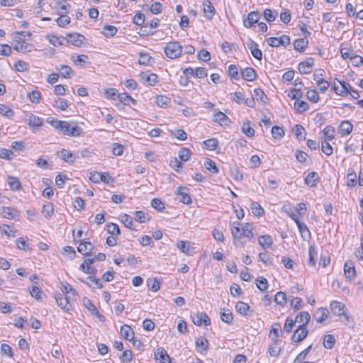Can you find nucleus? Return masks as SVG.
Masks as SVG:
<instances>
[{"instance_id": "1", "label": "nucleus", "mask_w": 363, "mask_h": 363, "mask_svg": "<svg viewBox=\"0 0 363 363\" xmlns=\"http://www.w3.org/2000/svg\"><path fill=\"white\" fill-rule=\"evenodd\" d=\"M182 52V46L178 41H171L166 44L164 47V53L169 59H176L179 57Z\"/></svg>"}, {"instance_id": "2", "label": "nucleus", "mask_w": 363, "mask_h": 363, "mask_svg": "<svg viewBox=\"0 0 363 363\" xmlns=\"http://www.w3.org/2000/svg\"><path fill=\"white\" fill-rule=\"evenodd\" d=\"M61 131L67 136L79 137L82 133V128L76 121H67Z\"/></svg>"}, {"instance_id": "3", "label": "nucleus", "mask_w": 363, "mask_h": 363, "mask_svg": "<svg viewBox=\"0 0 363 363\" xmlns=\"http://www.w3.org/2000/svg\"><path fill=\"white\" fill-rule=\"evenodd\" d=\"M290 38L286 35H282L280 38L269 37L267 39V44L274 48H278L281 45L287 47L290 44Z\"/></svg>"}, {"instance_id": "4", "label": "nucleus", "mask_w": 363, "mask_h": 363, "mask_svg": "<svg viewBox=\"0 0 363 363\" xmlns=\"http://www.w3.org/2000/svg\"><path fill=\"white\" fill-rule=\"evenodd\" d=\"M86 40L84 35L78 33H67L65 41L77 47H80Z\"/></svg>"}, {"instance_id": "5", "label": "nucleus", "mask_w": 363, "mask_h": 363, "mask_svg": "<svg viewBox=\"0 0 363 363\" xmlns=\"http://www.w3.org/2000/svg\"><path fill=\"white\" fill-rule=\"evenodd\" d=\"M191 319L193 323L198 326L203 324L206 326H208L211 324V320L206 313L202 312L201 313H196L191 315Z\"/></svg>"}, {"instance_id": "6", "label": "nucleus", "mask_w": 363, "mask_h": 363, "mask_svg": "<svg viewBox=\"0 0 363 363\" xmlns=\"http://www.w3.org/2000/svg\"><path fill=\"white\" fill-rule=\"evenodd\" d=\"M308 333L307 326L301 325L293 334L291 340L295 342H299L306 337Z\"/></svg>"}, {"instance_id": "7", "label": "nucleus", "mask_w": 363, "mask_h": 363, "mask_svg": "<svg viewBox=\"0 0 363 363\" xmlns=\"http://www.w3.org/2000/svg\"><path fill=\"white\" fill-rule=\"evenodd\" d=\"M314 65V59L311 57H307L303 62L298 64V69L301 74H308L312 71Z\"/></svg>"}, {"instance_id": "8", "label": "nucleus", "mask_w": 363, "mask_h": 363, "mask_svg": "<svg viewBox=\"0 0 363 363\" xmlns=\"http://www.w3.org/2000/svg\"><path fill=\"white\" fill-rule=\"evenodd\" d=\"M280 340L278 338H272V342L268 347V352L272 357H278L281 352V347L279 345Z\"/></svg>"}, {"instance_id": "9", "label": "nucleus", "mask_w": 363, "mask_h": 363, "mask_svg": "<svg viewBox=\"0 0 363 363\" xmlns=\"http://www.w3.org/2000/svg\"><path fill=\"white\" fill-rule=\"evenodd\" d=\"M155 359L160 360V363H171L172 359L163 347H159L155 352Z\"/></svg>"}, {"instance_id": "10", "label": "nucleus", "mask_w": 363, "mask_h": 363, "mask_svg": "<svg viewBox=\"0 0 363 363\" xmlns=\"http://www.w3.org/2000/svg\"><path fill=\"white\" fill-rule=\"evenodd\" d=\"M260 18V14L258 11L250 12L247 18L243 20V24L246 28H251L253 24L257 23Z\"/></svg>"}, {"instance_id": "11", "label": "nucleus", "mask_w": 363, "mask_h": 363, "mask_svg": "<svg viewBox=\"0 0 363 363\" xmlns=\"http://www.w3.org/2000/svg\"><path fill=\"white\" fill-rule=\"evenodd\" d=\"M344 272H345L346 279H348L349 280L351 281L355 278V277H356L355 267H354V263L352 261L349 260L345 263Z\"/></svg>"}, {"instance_id": "12", "label": "nucleus", "mask_w": 363, "mask_h": 363, "mask_svg": "<svg viewBox=\"0 0 363 363\" xmlns=\"http://www.w3.org/2000/svg\"><path fill=\"white\" fill-rule=\"evenodd\" d=\"M344 308L345 304L341 302L333 301L330 303V310L334 313V314L338 316L345 315L347 319L348 316L344 312Z\"/></svg>"}, {"instance_id": "13", "label": "nucleus", "mask_w": 363, "mask_h": 363, "mask_svg": "<svg viewBox=\"0 0 363 363\" xmlns=\"http://www.w3.org/2000/svg\"><path fill=\"white\" fill-rule=\"evenodd\" d=\"M57 304L65 312H69L72 310V305L69 303L68 298L59 295L55 297Z\"/></svg>"}, {"instance_id": "14", "label": "nucleus", "mask_w": 363, "mask_h": 363, "mask_svg": "<svg viewBox=\"0 0 363 363\" xmlns=\"http://www.w3.org/2000/svg\"><path fill=\"white\" fill-rule=\"evenodd\" d=\"M186 191H188L187 188L183 187V186H179L177 188L176 194L178 196H181V198L179 199V201L182 203H183L184 204H190L192 202L191 198Z\"/></svg>"}, {"instance_id": "15", "label": "nucleus", "mask_w": 363, "mask_h": 363, "mask_svg": "<svg viewBox=\"0 0 363 363\" xmlns=\"http://www.w3.org/2000/svg\"><path fill=\"white\" fill-rule=\"evenodd\" d=\"M84 284L88 285L89 287H93L94 289H101L103 287V284L101 281V279H96L94 276L88 277L86 280L79 279Z\"/></svg>"}, {"instance_id": "16", "label": "nucleus", "mask_w": 363, "mask_h": 363, "mask_svg": "<svg viewBox=\"0 0 363 363\" xmlns=\"http://www.w3.org/2000/svg\"><path fill=\"white\" fill-rule=\"evenodd\" d=\"M56 69L60 72L61 77L65 79H69L74 74V70L68 65H60L56 67Z\"/></svg>"}, {"instance_id": "17", "label": "nucleus", "mask_w": 363, "mask_h": 363, "mask_svg": "<svg viewBox=\"0 0 363 363\" xmlns=\"http://www.w3.org/2000/svg\"><path fill=\"white\" fill-rule=\"evenodd\" d=\"M80 241V244L77 247V250L79 253L84 255H91L92 250L94 247L90 242H82Z\"/></svg>"}, {"instance_id": "18", "label": "nucleus", "mask_w": 363, "mask_h": 363, "mask_svg": "<svg viewBox=\"0 0 363 363\" xmlns=\"http://www.w3.org/2000/svg\"><path fill=\"white\" fill-rule=\"evenodd\" d=\"M177 247L185 255H191L194 252V248L191 247V242L189 241L180 240L177 242Z\"/></svg>"}, {"instance_id": "19", "label": "nucleus", "mask_w": 363, "mask_h": 363, "mask_svg": "<svg viewBox=\"0 0 363 363\" xmlns=\"http://www.w3.org/2000/svg\"><path fill=\"white\" fill-rule=\"evenodd\" d=\"M320 180L318 174L316 172H311L305 177L304 182L306 185L310 187H315L317 182Z\"/></svg>"}, {"instance_id": "20", "label": "nucleus", "mask_w": 363, "mask_h": 363, "mask_svg": "<svg viewBox=\"0 0 363 363\" xmlns=\"http://www.w3.org/2000/svg\"><path fill=\"white\" fill-rule=\"evenodd\" d=\"M141 80L144 84H146L149 86L155 85L157 82V75L153 73L147 74L145 73H141L140 75Z\"/></svg>"}, {"instance_id": "21", "label": "nucleus", "mask_w": 363, "mask_h": 363, "mask_svg": "<svg viewBox=\"0 0 363 363\" xmlns=\"http://www.w3.org/2000/svg\"><path fill=\"white\" fill-rule=\"evenodd\" d=\"M257 43L250 39V44L248 45L250 52L255 59L260 60L262 57V52L259 48H257Z\"/></svg>"}, {"instance_id": "22", "label": "nucleus", "mask_w": 363, "mask_h": 363, "mask_svg": "<svg viewBox=\"0 0 363 363\" xmlns=\"http://www.w3.org/2000/svg\"><path fill=\"white\" fill-rule=\"evenodd\" d=\"M353 125L349 121H343L339 125V133L342 135H349L352 133Z\"/></svg>"}, {"instance_id": "23", "label": "nucleus", "mask_w": 363, "mask_h": 363, "mask_svg": "<svg viewBox=\"0 0 363 363\" xmlns=\"http://www.w3.org/2000/svg\"><path fill=\"white\" fill-rule=\"evenodd\" d=\"M328 310L326 308H319L314 313V318L318 323H323L328 316Z\"/></svg>"}, {"instance_id": "24", "label": "nucleus", "mask_w": 363, "mask_h": 363, "mask_svg": "<svg viewBox=\"0 0 363 363\" xmlns=\"http://www.w3.org/2000/svg\"><path fill=\"white\" fill-rule=\"evenodd\" d=\"M121 333L126 340L131 341L134 338V331L128 325H123L121 328Z\"/></svg>"}, {"instance_id": "25", "label": "nucleus", "mask_w": 363, "mask_h": 363, "mask_svg": "<svg viewBox=\"0 0 363 363\" xmlns=\"http://www.w3.org/2000/svg\"><path fill=\"white\" fill-rule=\"evenodd\" d=\"M1 213L7 219H13L18 216V211L11 207H2L1 208Z\"/></svg>"}, {"instance_id": "26", "label": "nucleus", "mask_w": 363, "mask_h": 363, "mask_svg": "<svg viewBox=\"0 0 363 363\" xmlns=\"http://www.w3.org/2000/svg\"><path fill=\"white\" fill-rule=\"evenodd\" d=\"M243 79L248 82H253L257 77L255 70L252 67H246L241 72Z\"/></svg>"}, {"instance_id": "27", "label": "nucleus", "mask_w": 363, "mask_h": 363, "mask_svg": "<svg viewBox=\"0 0 363 363\" xmlns=\"http://www.w3.org/2000/svg\"><path fill=\"white\" fill-rule=\"evenodd\" d=\"M252 230V226L250 223H245V225L242 228V233L239 234L238 238L245 237L248 238L249 240H252L253 238V233Z\"/></svg>"}, {"instance_id": "28", "label": "nucleus", "mask_w": 363, "mask_h": 363, "mask_svg": "<svg viewBox=\"0 0 363 363\" xmlns=\"http://www.w3.org/2000/svg\"><path fill=\"white\" fill-rule=\"evenodd\" d=\"M308 45V40L306 38H298L294 42V48L296 51L303 52Z\"/></svg>"}, {"instance_id": "29", "label": "nucleus", "mask_w": 363, "mask_h": 363, "mask_svg": "<svg viewBox=\"0 0 363 363\" xmlns=\"http://www.w3.org/2000/svg\"><path fill=\"white\" fill-rule=\"evenodd\" d=\"M293 132L298 140H304L306 139V132L303 125L297 124L293 128Z\"/></svg>"}, {"instance_id": "30", "label": "nucleus", "mask_w": 363, "mask_h": 363, "mask_svg": "<svg viewBox=\"0 0 363 363\" xmlns=\"http://www.w3.org/2000/svg\"><path fill=\"white\" fill-rule=\"evenodd\" d=\"M60 157L65 162L69 163H74L76 160V156L70 151L62 149L60 152Z\"/></svg>"}, {"instance_id": "31", "label": "nucleus", "mask_w": 363, "mask_h": 363, "mask_svg": "<svg viewBox=\"0 0 363 363\" xmlns=\"http://www.w3.org/2000/svg\"><path fill=\"white\" fill-rule=\"evenodd\" d=\"M308 254H309V258H308L307 264L310 267H315V263H316L315 259L318 257V252H317V250H316L315 246L311 245L309 247Z\"/></svg>"}, {"instance_id": "32", "label": "nucleus", "mask_w": 363, "mask_h": 363, "mask_svg": "<svg viewBox=\"0 0 363 363\" xmlns=\"http://www.w3.org/2000/svg\"><path fill=\"white\" fill-rule=\"evenodd\" d=\"M117 98L124 105H129L130 102H132L133 105L137 104V101L127 93L119 94L117 95Z\"/></svg>"}, {"instance_id": "33", "label": "nucleus", "mask_w": 363, "mask_h": 363, "mask_svg": "<svg viewBox=\"0 0 363 363\" xmlns=\"http://www.w3.org/2000/svg\"><path fill=\"white\" fill-rule=\"evenodd\" d=\"M311 315L307 311H301L300 312L297 316L296 317L295 321L298 323H302L301 325H304L307 326V324L310 321Z\"/></svg>"}, {"instance_id": "34", "label": "nucleus", "mask_w": 363, "mask_h": 363, "mask_svg": "<svg viewBox=\"0 0 363 363\" xmlns=\"http://www.w3.org/2000/svg\"><path fill=\"white\" fill-rule=\"evenodd\" d=\"M242 132L249 138H252L255 135V130L251 127V123L250 121H246L242 123Z\"/></svg>"}, {"instance_id": "35", "label": "nucleus", "mask_w": 363, "mask_h": 363, "mask_svg": "<svg viewBox=\"0 0 363 363\" xmlns=\"http://www.w3.org/2000/svg\"><path fill=\"white\" fill-rule=\"evenodd\" d=\"M235 308L237 312L242 315H247V312L250 310L248 304L242 301L238 302L235 305Z\"/></svg>"}, {"instance_id": "36", "label": "nucleus", "mask_w": 363, "mask_h": 363, "mask_svg": "<svg viewBox=\"0 0 363 363\" xmlns=\"http://www.w3.org/2000/svg\"><path fill=\"white\" fill-rule=\"evenodd\" d=\"M250 206L254 216L260 217L264 214V209L257 202L252 201Z\"/></svg>"}, {"instance_id": "37", "label": "nucleus", "mask_w": 363, "mask_h": 363, "mask_svg": "<svg viewBox=\"0 0 363 363\" xmlns=\"http://www.w3.org/2000/svg\"><path fill=\"white\" fill-rule=\"evenodd\" d=\"M203 11L205 14V16L208 19L211 20L213 18L215 14V9L210 1H208V4H203Z\"/></svg>"}, {"instance_id": "38", "label": "nucleus", "mask_w": 363, "mask_h": 363, "mask_svg": "<svg viewBox=\"0 0 363 363\" xmlns=\"http://www.w3.org/2000/svg\"><path fill=\"white\" fill-rule=\"evenodd\" d=\"M221 320L228 324H230L233 320V314L229 309H223L220 312Z\"/></svg>"}, {"instance_id": "39", "label": "nucleus", "mask_w": 363, "mask_h": 363, "mask_svg": "<svg viewBox=\"0 0 363 363\" xmlns=\"http://www.w3.org/2000/svg\"><path fill=\"white\" fill-rule=\"evenodd\" d=\"M14 49L21 52H29L33 50V45L26 42H22L16 45Z\"/></svg>"}, {"instance_id": "40", "label": "nucleus", "mask_w": 363, "mask_h": 363, "mask_svg": "<svg viewBox=\"0 0 363 363\" xmlns=\"http://www.w3.org/2000/svg\"><path fill=\"white\" fill-rule=\"evenodd\" d=\"M258 242L263 248H269L272 245V239L270 235H262L259 237Z\"/></svg>"}, {"instance_id": "41", "label": "nucleus", "mask_w": 363, "mask_h": 363, "mask_svg": "<svg viewBox=\"0 0 363 363\" xmlns=\"http://www.w3.org/2000/svg\"><path fill=\"white\" fill-rule=\"evenodd\" d=\"M42 213L44 217L47 219L51 218L52 214L54 213V206L51 203H48L43 206Z\"/></svg>"}, {"instance_id": "42", "label": "nucleus", "mask_w": 363, "mask_h": 363, "mask_svg": "<svg viewBox=\"0 0 363 363\" xmlns=\"http://www.w3.org/2000/svg\"><path fill=\"white\" fill-rule=\"evenodd\" d=\"M88 59V56L86 55H73L71 57L72 61L76 65L84 67L86 64V60Z\"/></svg>"}, {"instance_id": "43", "label": "nucleus", "mask_w": 363, "mask_h": 363, "mask_svg": "<svg viewBox=\"0 0 363 363\" xmlns=\"http://www.w3.org/2000/svg\"><path fill=\"white\" fill-rule=\"evenodd\" d=\"M335 344V338L333 335H327L323 337V346L328 350H331Z\"/></svg>"}, {"instance_id": "44", "label": "nucleus", "mask_w": 363, "mask_h": 363, "mask_svg": "<svg viewBox=\"0 0 363 363\" xmlns=\"http://www.w3.org/2000/svg\"><path fill=\"white\" fill-rule=\"evenodd\" d=\"M46 38L48 41L54 46L65 45V41L64 38L57 37L55 35L50 34L48 35Z\"/></svg>"}, {"instance_id": "45", "label": "nucleus", "mask_w": 363, "mask_h": 363, "mask_svg": "<svg viewBox=\"0 0 363 363\" xmlns=\"http://www.w3.org/2000/svg\"><path fill=\"white\" fill-rule=\"evenodd\" d=\"M337 81L339 82V84L342 86V88L340 89V93H339V96H345L349 94V92L351 91L352 89V87L351 85L345 81H341L337 79Z\"/></svg>"}, {"instance_id": "46", "label": "nucleus", "mask_w": 363, "mask_h": 363, "mask_svg": "<svg viewBox=\"0 0 363 363\" xmlns=\"http://www.w3.org/2000/svg\"><path fill=\"white\" fill-rule=\"evenodd\" d=\"M274 301L277 304L284 307L287 301L286 294L283 291L277 292L274 297Z\"/></svg>"}, {"instance_id": "47", "label": "nucleus", "mask_w": 363, "mask_h": 363, "mask_svg": "<svg viewBox=\"0 0 363 363\" xmlns=\"http://www.w3.org/2000/svg\"><path fill=\"white\" fill-rule=\"evenodd\" d=\"M264 18L268 22H272L275 21L277 16H278V13L277 11H272L269 9H266L264 11Z\"/></svg>"}, {"instance_id": "48", "label": "nucleus", "mask_w": 363, "mask_h": 363, "mask_svg": "<svg viewBox=\"0 0 363 363\" xmlns=\"http://www.w3.org/2000/svg\"><path fill=\"white\" fill-rule=\"evenodd\" d=\"M214 118L213 121L215 122H218L220 124H222L223 123L224 124H227L228 122H230L229 118L227 116H225L223 112L218 111L214 113Z\"/></svg>"}, {"instance_id": "49", "label": "nucleus", "mask_w": 363, "mask_h": 363, "mask_svg": "<svg viewBox=\"0 0 363 363\" xmlns=\"http://www.w3.org/2000/svg\"><path fill=\"white\" fill-rule=\"evenodd\" d=\"M294 108L297 110L298 113H303L306 111L309 108V106L307 102L304 101H300L298 99L295 101Z\"/></svg>"}, {"instance_id": "50", "label": "nucleus", "mask_w": 363, "mask_h": 363, "mask_svg": "<svg viewBox=\"0 0 363 363\" xmlns=\"http://www.w3.org/2000/svg\"><path fill=\"white\" fill-rule=\"evenodd\" d=\"M271 133L274 139H280L284 135V130L282 128L274 125L272 128Z\"/></svg>"}, {"instance_id": "51", "label": "nucleus", "mask_w": 363, "mask_h": 363, "mask_svg": "<svg viewBox=\"0 0 363 363\" xmlns=\"http://www.w3.org/2000/svg\"><path fill=\"white\" fill-rule=\"evenodd\" d=\"M203 165L211 173L216 174L218 172V169L217 168L215 162L209 158L206 159Z\"/></svg>"}, {"instance_id": "52", "label": "nucleus", "mask_w": 363, "mask_h": 363, "mask_svg": "<svg viewBox=\"0 0 363 363\" xmlns=\"http://www.w3.org/2000/svg\"><path fill=\"white\" fill-rule=\"evenodd\" d=\"M196 345L197 347H202L199 352L202 353L203 352H206L208 347V342L206 338L201 337L198 338L196 341Z\"/></svg>"}, {"instance_id": "53", "label": "nucleus", "mask_w": 363, "mask_h": 363, "mask_svg": "<svg viewBox=\"0 0 363 363\" xmlns=\"http://www.w3.org/2000/svg\"><path fill=\"white\" fill-rule=\"evenodd\" d=\"M8 183L12 190H19L21 189V182L16 177L9 176Z\"/></svg>"}, {"instance_id": "54", "label": "nucleus", "mask_w": 363, "mask_h": 363, "mask_svg": "<svg viewBox=\"0 0 363 363\" xmlns=\"http://www.w3.org/2000/svg\"><path fill=\"white\" fill-rule=\"evenodd\" d=\"M256 286L259 291H264L268 288V281L264 277H259L256 279Z\"/></svg>"}, {"instance_id": "55", "label": "nucleus", "mask_w": 363, "mask_h": 363, "mask_svg": "<svg viewBox=\"0 0 363 363\" xmlns=\"http://www.w3.org/2000/svg\"><path fill=\"white\" fill-rule=\"evenodd\" d=\"M103 30L104 35L107 37L114 36L118 31V29L116 26L110 25L104 26Z\"/></svg>"}, {"instance_id": "56", "label": "nucleus", "mask_w": 363, "mask_h": 363, "mask_svg": "<svg viewBox=\"0 0 363 363\" xmlns=\"http://www.w3.org/2000/svg\"><path fill=\"white\" fill-rule=\"evenodd\" d=\"M240 223L239 222H234L233 223V227L231 229V233L233 235V237L234 238V242L236 243L237 241H238L241 238H238L239 234L240 233Z\"/></svg>"}, {"instance_id": "57", "label": "nucleus", "mask_w": 363, "mask_h": 363, "mask_svg": "<svg viewBox=\"0 0 363 363\" xmlns=\"http://www.w3.org/2000/svg\"><path fill=\"white\" fill-rule=\"evenodd\" d=\"M205 148L208 150H215L218 145V141L216 138H211L203 141Z\"/></svg>"}, {"instance_id": "58", "label": "nucleus", "mask_w": 363, "mask_h": 363, "mask_svg": "<svg viewBox=\"0 0 363 363\" xmlns=\"http://www.w3.org/2000/svg\"><path fill=\"white\" fill-rule=\"evenodd\" d=\"M28 124L30 127H40L43 125V119L38 116L32 115L29 118Z\"/></svg>"}, {"instance_id": "59", "label": "nucleus", "mask_w": 363, "mask_h": 363, "mask_svg": "<svg viewBox=\"0 0 363 363\" xmlns=\"http://www.w3.org/2000/svg\"><path fill=\"white\" fill-rule=\"evenodd\" d=\"M83 303L84 306L90 311L91 315H94V313H98V310L96 307L92 303L91 301L89 298L84 297L83 298Z\"/></svg>"}, {"instance_id": "60", "label": "nucleus", "mask_w": 363, "mask_h": 363, "mask_svg": "<svg viewBox=\"0 0 363 363\" xmlns=\"http://www.w3.org/2000/svg\"><path fill=\"white\" fill-rule=\"evenodd\" d=\"M321 150L322 152L328 156H330L333 154V150L331 145L326 140H323L321 142Z\"/></svg>"}, {"instance_id": "61", "label": "nucleus", "mask_w": 363, "mask_h": 363, "mask_svg": "<svg viewBox=\"0 0 363 363\" xmlns=\"http://www.w3.org/2000/svg\"><path fill=\"white\" fill-rule=\"evenodd\" d=\"M107 231L112 235H118L121 233L118 225L113 223H109L106 225Z\"/></svg>"}, {"instance_id": "62", "label": "nucleus", "mask_w": 363, "mask_h": 363, "mask_svg": "<svg viewBox=\"0 0 363 363\" xmlns=\"http://www.w3.org/2000/svg\"><path fill=\"white\" fill-rule=\"evenodd\" d=\"M147 286L152 291L156 292L160 289V282L157 279H150L147 280Z\"/></svg>"}, {"instance_id": "63", "label": "nucleus", "mask_w": 363, "mask_h": 363, "mask_svg": "<svg viewBox=\"0 0 363 363\" xmlns=\"http://www.w3.org/2000/svg\"><path fill=\"white\" fill-rule=\"evenodd\" d=\"M79 269L83 272L91 275H94L97 272V269L95 267L85 264H82L79 266Z\"/></svg>"}, {"instance_id": "64", "label": "nucleus", "mask_w": 363, "mask_h": 363, "mask_svg": "<svg viewBox=\"0 0 363 363\" xmlns=\"http://www.w3.org/2000/svg\"><path fill=\"white\" fill-rule=\"evenodd\" d=\"M60 16L56 19V23L60 27H65L70 23V18L65 14H60Z\"/></svg>"}]
</instances>
